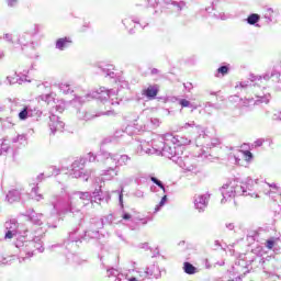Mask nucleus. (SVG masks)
Segmentation results:
<instances>
[{"label": "nucleus", "instance_id": "1", "mask_svg": "<svg viewBox=\"0 0 281 281\" xmlns=\"http://www.w3.org/2000/svg\"><path fill=\"white\" fill-rule=\"evenodd\" d=\"M102 186L99 189H95L92 193L90 192H80L77 191L72 193V195L67 199L61 195H53L49 200V204L52 205V210L47 215V224L48 227H53L56 229L59 221H63V216L69 212H74L75 207H80V205H89V203H100L104 201L109 203L111 201V195L106 194L103 196Z\"/></svg>", "mask_w": 281, "mask_h": 281}, {"label": "nucleus", "instance_id": "2", "mask_svg": "<svg viewBox=\"0 0 281 281\" xmlns=\"http://www.w3.org/2000/svg\"><path fill=\"white\" fill-rule=\"evenodd\" d=\"M103 227L104 222L102 220L90 218L83 235H78V228H74L68 233V238L65 239L64 245L61 246L65 250L64 255L66 256L67 262L72 265L87 263V260L80 258L76 251H78L80 245H82V240L86 243H89L90 240H98V238H100V229ZM56 247H60V245H53L52 249H56Z\"/></svg>", "mask_w": 281, "mask_h": 281}, {"label": "nucleus", "instance_id": "3", "mask_svg": "<svg viewBox=\"0 0 281 281\" xmlns=\"http://www.w3.org/2000/svg\"><path fill=\"white\" fill-rule=\"evenodd\" d=\"M115 93L116 92L113 89L108 90L106 88L101 87L98 90L89 92L82 97L76 95L71 102L72 104H85V102H89L90 100H100L105 109H110L105 112H101V115H115V111L111 106H117L122 102L117 99H113V95H115Z\"/></svg>", "mask_w": 281, "mask_h": 281}, {"label": "nucleus", "instance_id": "4", "mask_svg": "<svg viewBox=\"0 0 281 281\" xmlns=\"http://www.w3.org/2000/svg\"><path fill=\"white\" fill-rule=\"evenodd\" d=\"M30 231L24 229L23 235L18 236L14 245L16 249H20V260H27L29 258H32L34 256L35 251H40V254H43L45 251V248H43V241L41 240L40 236H30ZM32 238L31 240L27 239V237Z\"/></svg>", "mask_w": 281, "mask_h": 281}, {"label": "nucleus", "instance_id": "5", "mask_svg": "<svg viewBox=\"0 0 281 281\" xmlns=\"http://www.w3.org/2000/svg\"><path fill=\"white\" fill-rule=\"evenodd\" d=\"M99 157H102L105 160V166H108L102 172L103 177L108 180L117 177L120 175V168L128 166L131 161V156L126 154H112L104 149L100 150Z\"/></svg>", "mask_w": 281, "mask_h": 281}, {"label": "nucleus", "instance_id": "6", "mask_svg": "<svg viewBox=\"0 0 281 281\" xmlns=\"http://www.w3.org/2000/svg\"><path fill=\"white\" fill-rule=\"evenodd\" d=\"M95 160L104 161V164H106V160L102 156H100V151L97 156L93 155V153H89L87 157L77 158L71 164V177H74V179H82L83 181H89L91 172L85 171V165L87 164V161L93 162Z\"/></svg>", "mask_w": 281, "mask_h": 281}, {"label": "nucleus", "instance_id": "7", "mask_svg": "<svg viewBox=\"0 0 281 281\" xmlns=\"http://www.w3.org/2000/svg\"><path fill=\"white\" fill-rule=\"evenodd\" d=\"M166 142H168V139H166V135H165V138L164 137L154 138L150 144L151 147H148V143L143 142L139 145L140 153H145L146 155H161L162 157H171L170 153H168L165 149L167 144Z\"/></svg>", "mask_w": 281, "mask_h": 281}, {"label": "nucleus", "instance_id": "8", "mask_svg": "<svg viewBox=\"0 0 281 281\" xmlns=\"http://www.w3.org/2000/svg\"><path fill=\"white\" fill-rule=\"evenodd\" d=\"M258 183V180L251 179L250 177L244 179L239 184L231 183L233 186V190L235 196H251V192H254V186Z\"/></svg>", "mask_w": 281, "mask_h": 281}, {"label": "nucleus", "instance_id": "9", "mask_svg": "<svg viewBox=\"0 0 281 281\" xmlns=\"http://www.w3.org/2000/svg\"><path fill=\"white\" fill-rule=\"evenodd\" d=\"M271 102L270 93H258L255 98L244 99L243 106L248 109V111H254L256 106H260V104H269Z\"/></svg>", "mask_w": 281, "mask_h": 281}, {"label": "nucleus", "instance_id": "10", "mask_svg": "<svg viewBox=\"0 0 281 281\" xmlns=\"http://www.w3.org/2000/svg\"><path fill=\"white\" fill-rule=\"evenodd\" d=\"M175 164H177L186 172H199L196 169V159L193 156L180 155V157L175 158Z\"/></svg>", "mask_w": 281, "mask_h": 281}, {"label": "nucleus", "instance_id": "11", "mask_svg": "<svg viewBox=\"0 0 281 281\" xmlns=\"http://www.w3.org/2000/svg\"><path fill=\"white\" fill-rule=\"evenodd\" d=\"M4 240H12L14 236H23V232L19 229V221L16 218H11L4 223Z\"/></svg>", "mask_w": 281, "mask_h": 281}, {"label": "nucleus", "instance_id": "12", "mask_svg": "<svg viewBox=\"0 0 281 281\" xmlns=\"http://www.w3.org/2000/svg\"><path fill=\"white\" fill-rule=\"evenodd\" d=\"M138 273L140 278H147L148 280H159L161 278V270L157 265L148 266L145 270H139Z\"/></svg>", "mask_w": 281, "mask_h": 281}, {"label": "nucleus", "instance_id": "13", "mask_svg": "<svg viewBox=\"0 0 281 281\" xmlns=\"http://www.w3.org/2000/svg\"><path fill=\"white\" fill-rule=\"evenodd\" d=\"M99 259H100V263H101L102 269H106L108 278H114V281H122L123 280L124 274L120 273V270H117L115 268H109L106 262H105L104 256L99 255Z\"/></svg>", "mask_w": 281, "mask_h": 281}, {"label": "nucleus", "instance_id": "14", "mask_svg": "<svg viewBox=\"0 0 281 281\" xmlns=\"http://www.w3.org/2000/svg\"><path fill=\"white\" fill-rule=\"evenodd\" d=\"M115 66L112 64L100 63L97 65V74L105 78H115Z\"/></svg>", "mask_w": 281, "mask_h": 281}, {"label": "nucleus", "instance_id": "15", "mask_svg": "<svg viewBox=\"0 0 281 281\" xmlns=\"http://www.w3.org/2000/svg\"><path fill=\"white\" fill-rule=\"evenodd\" d=\"M48 126L52 135H56L57 131L61 133L63 128H65V123L60 121V117L56 114H52L49 116Z\"/></svg>", "mask_w": 281, "mask_h": 281}, {"label": "nucleus", "instance_id": "16", "mask_svg": "<svg viewBox=\"0 0 281 281\" xmlns=\"http://www.w3.org/2000/svg\"><path fill=\"white\" fill-rule=\"evenodd\" d=\"M165 5H167L168 10H172L177 16L187 8L186 1L165 0Z\"/></svg>", "mask_w": 281, "mask_h": 281}, {"label": "nucleus", "instance_id": "17", "mask_svg": "<svg viewBox=\"0 0 281 281\" xmlns=\"http://www.w3.org/2000/svg\"><path fill=\"white\" fill-rule=\"evenodd\" d=\"M40 89H46V93L40 95V100H42V102H46V104H52V102L56 100V94L52 92V86H49V82L42 83L40 86Z\"/></svg>", "mask_w": 281, "mask_h": 281}, {"label": "nucleus", "instance_id": "18", "mask_svg": "<svg viewBox=\"0 0 281 281\" xmlns=\"http://www.w3.org/2000/svg\"><path fill=\"white\" fill-rule=\"evenodd\" d=\"M164 150H167L171 156H165L167 159H171V161L175 162L176 157H180V155H183V147L177 146L175 144L170 145L166 143Z\"/></svg>", "mask_w": 281, "mask_h": 281}, {"label": "nucleus", "instance_id": "19", "mask_svg": "<svg viewBox=\"0 0 281 281\" xmlns=\"http://www.w3.org/2000/svg\"><path fill=\"white\" fill-rule=\"evenodd\" d=\"M210 203V194H201L195 196L194 199V207L199 212H205V209L207 207Z\"/></svg>", "mask_w": 281, "mask_h": 281}, {"label": "nucleus", "instance_id": "20", "mask_svg": "<svg viewBox=\"0 0 281 281\" xmlns=\"http://www.w3.org/2000/svg\"><path fill=\"white\" fill-rule=\"evenodd\" d=\"M122 24L125 30H127L128 34H135V27L136 25H139V19L135 16H127L122 20Z\"/></svg>", "mask_w": 281, "mask_h": 281}, {"label": "nucleus", "instance_id": "21", "mask_svg": "<svg viewBox=\"0 0 281 281\" xmlns=\"http://www.w3.org/2000/svg\"><path fill=\"white\" fill-rule=\"evenodd\" d=\"M71 45H74V40H71L70 36L59 37L55 42V49L65 52V49H69Z\"/></svg>", "mask_w": 281, "mask_h": 281}, {"label": "nucleus", "instance_id": "22", "mask_svg": "<svg viewBox=\"0 0 281 281\" xmlns=\"http://www.w3.org/2000/svg\"><path fill=\"white\" fill-rule=\"evenodd\" d=\"M167 142H171V144L180 146V148H183V146H188L190 144V139L183 136H175L172 134H166Z\"/></svg>", "mask_w": 281, "mask_h": 281}, {"label": "nucleus", "instance_id": "23", "mask_svg": "<svg viewBox=\"0 0 281 281\" xmlns=\"http://www.w3.org/2000/svg\"><path fill=\"white\" fill-rule=\"evenodd\" d=\"M25 216H27L29 221L33 223V225H37V226L43 225V217H44L43 213H36L34 209H31L26 211Z\"/></svg>", "mask_w": 281, "mask_h": 281}, {"label": "nucleus", "instance_id": "24", "mask_svg": "<svg viewBox=\"0 0 281 281\" xmlns=\"http://www.w3.org/2000/svg\"><path fill=\"white\" fill-rule=\"evenodd\" d=\"M161 125V121L157 117H151L149 120L146 121V123L144 125H140V128L138 131H155V128H159V126Z\"/></svg>", "mask_w": 281, "mask_h": 281}, {"label": "nucleus", "instance_id": "25", "mask_svg": "<svg viewBox=\"0 0 281 281\" xmlns=\"http://www.w3.org/2000/svg\"><path fill=\"white\" fill-rule=\"evenodd\" d=\"M221 194L223 196L221 203H225L227 199H232L236 196V193L234 192V187L231 184H225L221 189Z\"/></svg>", "mask_w": 281, "mask_h": 281}, {"label": "nucleus", "instance_id": "26", "mask_svg": "<svg viewBox=\"0 0 281 281\" xmlns=\"http://www.w3.org/2000/svg\"><path fill=\"white\" fill-rule=\"evenodd\" d=\"M159 93V86L153 85L148 86L146 89L143 90V95L147 98V100H155Z\"/></svg>", "mask_w": 281, "mask_h": 281}, {"label": "nucleus", "instance_id": "27", "mask_svg": "<svg viewBox=\"0 0 281 281\" xmlns=\"http://www.w3.org/2000/svg\"><path fill=\"white\" fill-rule=\"evenodd\" d=\"M32 38L34 37L27 31L19 36L18 45H21L22 52H25V47L32 43Z\"/></svg>", "mask_w": 281, "mask_h": 281}, {"label": "nucleus", "instance_id": "28", "mask_svg": "<svg viewBox=\"0 0 281 281\" xmlns=\"http://www.w3.org/2000/svg\"><path fill=\"white\" fill-rule=\"evenodd\" d=\"M7 201L8 203H16L18 201H21V191L19 189L10 190L7 193Z\"/></svg>", "mask_w": 281, "mask_h": 281}, {"label": "nucleus", "instance_id": "29", "mask_svg": "<svg viewBox=\"0 0 281 281\" xmlns=\"http://www.w3.org/2000/svg\"><path fill=\"white\" fill-rule=\"evenodd\" d=\"M244 21L248 25H254V27H260V14L258 13H250Z\"/></svg>", "mask_w": 281, "mask_h": 281}, {"label": "nucleus", "instance_id": "30", "mask_svg": "<svg viewBox=\"0 0 281 281\" xmlns=\"http://www.w3.org/2000/svg\"><path fill=\"white\" fill-rule=\"evenodd\" d=\"M182 269L184 273H187V276H194V273H199V268H196L194 265H192L189 261L183 262Z\"/></svg>", "mask_w": 281, "mask_h": 281}, {"label": "nucleus", "instance_id": "31", "mask_svg": "<svg viewBox=\"0 0 281 281\" xmlns=\"http://www.w3.org/2000/svg\"><path fill=\"white\" fill-rule=\"evenodd\" d=\"M27 142V135L18 134L16 136L11 138V144H19L20 146H25Z\"/></svg>", "mask_w": 281, "mask_h": 281}, {"label": "nucleus", "instance_id": "32", "mask_svg": "<svg viewBox=\"0 0 281 281\" xmlns=\"http://www.w3.org/2000/svg\"><path fill=\"white\" fill-rule=\"evenodd\" d=\"M212 138L205 134H200L196 138V144H201L202 148H207V144H210Z\"/></svg>", "mask_w": 281, "mask_h": 281}, {"label": "nucleus", "instance_id": "33", "mask_svg": "<svg viewBox=\"0 0 281 281\" xmlns=\"http://www.w3.org/2000/svg\"><path fill=\"white\" fill-rule=\"evenodd\" d=\"M59 91L64 93V95H69L70 93H74V89H71V86L69 83H59L58 85Z\"/></svg>", "mask_w": 281, "mask_h": 281}, {"label": "nucleus", "instance_id": "34", "mask_svg": "<svg viewBox=\"0 0 281 281\" xmlns=\"http://www.w3.org/2000/svg\"><path fill=\"white\" fill-rule=\"evenodd\" d=\"M19 120L24 122V120H27L30 117V106H24L18 114Z\"/></svg>", "mask_w": 281, "mask_h": 281}, {"label": "nucleus", "instance_id": "35", "mask_svg": "<svg viewBox=\"0 0 281 281\" xmlns=\"http://www.w3.org/2000/svg\"><path fill=\"white\" fill-rule=\"evenodd\" d=\"M229 74V64L222 65L217 68V74L215 75L216 78H218V75L221 76H227Z\"/></svg>", "mask_w": 281, "mask_h": 281}, {"label": "nucleus", "instance_id": "36", "mask_svg": "<svg viewBox=\"0 0 281 281\" xmlns=\"http://www.w3.org/2000/svg\"><path fill=\"white\" fill-rule=\"evenodd\" d=\"M29 115L30 117H35V120H38L41 115H43V112L38 108H30L29 106Z\"/></svg>", "mask_w": 281, "mask_h": 281}, {"label": "nucleus", "instance_id": "37", "mask_svg": "<svg viewBox=\"0 0 281 281\" xmlns=\"http://www.w3.org/2000/svg\"><path fill=\"white\" fill-rule=\"evenodd\" d=\"M273 14H276V11H273L272 8H268L265 13L266 23H273Z\"/></svg>", "mask_w": 281, "mask_h": 281}, {"label": "nucleus", "instance_id": "38", "mask_svg": "<svg viewBox=\"0 0 281 281\" xmlns=\"http://www.w3.org/2000/svg\"><path fill=\"white\" fill-rule=\"evenodd\" d=\"M29 34H31L33 37L41 32V24H32L30 29L26 30Z\"/></svg>", "mask_w": 281, "mask_h": 281}, {"label": "nucleus", "instance_id": "39", "mask_svg": "<svg viewBox=\"0 0 281 281\" xmlns=\"http://www.w3.org/2000/svg\"><path fill=\"white\" fill-rule=\"evenodd\" d=\"M150 181H153L155 183V186H157L158 188H160V190H162L164 194H166V192H168L166 190V184H164L161 182V180H159L157 177H151Z\"/></svg>", "mask_w": 281, "mask_h": 281}, {"label": "nucleus", "instance_id": "40", "mask_svg": "<svg viewBox=\"0 0 281 281\" xmlns=\"http://www.w3.org/2000/svg\"><path fill=\"white\" fill-rule=\"evenodd\" d=\"M166 203H168V195H164L161 198L160 202L156 205L155 214H157V212H160L161 207H164V205H166Z\"/></svg>", "mask_w": 281, "mask_h": 281}, {"label": "nucleus", "instance_id": "41", "mask_svg": "<svg viewBox=\"0 0 281 281\" xmlns=\"http://www.w3.org/2000/svg\"><path fill=\"white\" fill-rule=\"evenodd\" d=\"M166 203H168V195H164L161 198L160 202L156 205L155 214H157V212H160L161 207H164V205H166Z\"/></svg>", "mask_w": 281, "mask_h": 281}, {"label": "nucleus", "instance_id": "42", "mask_svg": "<svg viewBox=\"0 0 281 281\" xmlns=\"http://www.w3.org/2000/svg\"><path fill=\"white\" fill-rule=\"evenodd\" d=\"M7 80L10 85H16V82L18 85H23V78L18 75H15V77H8Z\"/></svg>", "mask_w": 281, "mask_h": 281}, {"label": "nucleus", "instance_id": "43", "mask_svg": "<svg viewBox=\"0 0 281 281\" xmlns=\"http://www.w3.org/2000/svg\"><path fill=\"white\" fill-rule=\"evenodd\" d=\"M32 192L33 194H35V201H43V194L38 193V183H36V186L32 188Z\"/></svg>", "mask_w": 281, "mask_h": 281}, {"label": "nucleus", "instance_id": "44", "mask_svg": "<svg viewBox=\"0 0 281 281\" xmlns=\"http://www.w3.org/2000/svg\"><path fill=\"white\" fill-rule=\"evenodd\" d=\"M92 218H98L99 221L103 222V227L104 225H111V223H113V214H110L108 216H105L104 218H100V217H92Z\"/></svg>", "mask_w": 281, "mask_h": 281}, {"label": "nucleus", "instance_id": "45", "mask_svg": "<svg viewBox=\"0 0 281 281\" xmlns=\"http://www.w3.org/2000/svg\"><path fill=\"white\" fill-rule=\"evenodd\" d=\"M221 144L218 138H211L210 144H206V148H216Z\"/></svg>", "mask_w": 281, "mask_h": 281}, {"label": "nucleus", "instance_id": "46", "mask_svg": "<svg viewBox=\"0 0 281 281\" xmlns=\"http://www.w3.org/2000/svg\"><path fill=\"white\" fill-rule=\"evenodd\" d=\"M77 117H78V120H82L83 122H87V120L89 119V117H87V111H82V110H79L78 112H77Z\"/></svg>", "mask_w": 281, "mask_h": 281}, {"label": "nucleus", "instance_id": "47", "mask_svg": "<svg viewBox=\"0 0 281 281\" xmlns=\"http://www.w3.org/2000/svg\"><path fill=\"white\" fill-rule=\"evenodd\" d=\"M12 260H14V256L2 257L0 260V265H12Z\"/></svg>", "mask_w": 281, "mask_h": 281}, {"label": "nucleus", "instance_id": "48", "mask_svg": "<svg viewBox=\"0 0 281 281\" xmlns=\"http://www.w3.org/2000/svg\"><path fill=\"white\" fill-rule=\"evenodd\" d=\"M114 137H115V139H120V137L125 138V137H128V133H126L124 131H116L114 133Z\"/></svg>", "mask_w": 281, "mask_h": 281}, {"label": "nucleus", "instance_id": "49", "mask_svg": "<svg viewBox=\"0 0 281 281\" xmlns=\"http://www.w3.org/2000/svg\"><path fill=\"white\" fill-rule=\"evenodd\" d=\"M159 5V0H147L145 7L146 8H156Z\"/></svg>", "mask_w": 281, "mask_h": 281}, {"label": "nucleus", "instance_id": "50", "mask_svg": "<svg viewBox=\"0 0 281 281\" xmlns=\"http://www.w3.org/2000/svg\"><path fill=\"white\" fill-rule=\"evenodd\" d=\"M260 236H262L261 232H252L250 235H248V238H252V240H260Z\"/></svg>", "mask_w": 281, "mask_h": 281}, {"label": "nucleus", "instance_id": "51", "mask_svg": "<svg viewBox=\"0 0 281 281\" xmlns=\"http://www.w3.org/2000/svg\"><path fill=\"white\" fill-rule=\"evenodd\" d=\"M8 8H19V0H5Z\"/></svg>", "mask_w": 281, "mask_h": 281}, {"label": "nucleus", "instance_id": "52", "mask_svg": "<svg viewBox=\"0 0 281 281\" xmlns=\"http://www.w3.org/2000/svg\"><path fill=\"white\" fill-rule=\"evenodd\" d=\"M244 158L245 161H251L254 159V154L249 150H244Z\"/></svg>", "mask_w": 281, "mask_h": 281}, {"label": "nucleus", "instance_id": "53", "mask_svg": "<svg viewBox=\"0 0 281 281\" xmlns=\"http://www.w3.org/2000/svg\"><path fill=\"white\" fill-rule=\"evenodd\" d=\"M199 157H202L203 159H207L209 161H212V155L210 153L205 151L204 149H202Z\"/></svg>", "mask_w": 281, "mask_h": 281}, {"label": "nucleus", "instance_id": "54", "mask_svg": "<svg viewBox=\"0 0 281 281\" xmlns=\"http://www.w3.org/2000/svg\"><path fill=\"white\" fill-rule=\"evenodd\" d=\"M3 41H7V43L14 45V41L12 40V34H10V33H7L3 35Z\"/></svg>", "mask_w": 281, "mask_h": 281}, {"label": "nucleus", "instance_id": "55", "mask_svg": "<svg viewBox=\"0 0 281 281\" xmlns=\"http://www.w3.org/2000/svg\"><path fill=\"white\" fill-rule=\"evenodd\" d=\"M122 218L123 221H131V218H133V215H131V213L126 212V211H122Z\"/></svg>", "mask_w": 281, "mask_h": 281}, {"label": "nucleus", "instance_id": "56", "mask_svg": "<svg viewBox=\"0 0 281 281\" xmlns=\"http://www.w3.org/2000/svg\"><path fill=\"white\" fill-rule=\"evenodd\" d=\"M179 104L182 109H188V106H190V101H188L187 99H181L179 101Z\"/></svg>", "mask_w": 281, "mask_h": 281}, {"label": "nucleus", "instance_id": "57", "mask_svg": "<svg viewBox=\"0 0 281 281\" xmlns=\"http://www.w3.org/2000/svg\"><path fill=\"white\" fill-rule=\"evenodd\" d=\"M214 19H221V21H227V15L225 13H214Z\"/></svg>", "mask_w": 281, "mask_h": 281}, {"label": "nucleus", "instance_id": "58", "mask_svg": "<svg viewBox=\"0 0 281 281\" xmlns=\"http://www.w3.org/2000/svg\"><path fill=\"white\" fill-rule=\"evenodd\" d=\"M139 249H144L145 251L151 250L150 246H148V243H142L138 245Z\"/></svg>", "mask_w": 281, "mask_h": 281}, {"label": "nucleus", "instance_id": "59", "mask_svg": "<svg viewBox=\"0 0 281 281\" xmlns=\"http://www.w3.org/2000/svg\"><path fill=\"white\" fill-rule=\"evenodd\" d=\"M86 117H88L87 122H89V120H93L94 117H98V114H93L91 112L86 111Z\"/></svg>", "mask_w": 281, "mask_h": 281}, {"label": "nucleus", "instance_id": "60", "mask_svg": "<svg viewBox=\"0 0 281 281\" xmlns=\"http://www.w3.org/2000/svg\"><path fill=\"white\" fill-rule=\"evenodd\" d=\"M194 126H195V123H194V121H192V122L186 123V124L182 126V128H184V130L194 128Z\"/></svg>", "mask_w": 281, "mask_h": 281}, {"label": "nucleus", "instance_id": "61", "mask_svg": "<svg viewBox=\"0 0 281 281\" xmlns=\"http://www.w3.org/2000/svg\"><path fill=\"white\" fill-rule=\"evenodd\" d=\"M262 144H265V139L263 138H258L257 140H255V146L257 148H260V146H262Z\"/></svg>", "mask_w": 281, "mask_h": 281}, {"label": "nucleus", "instance_id": "62", "mask_svg": "<svg viewBox=\"0 0 281 281\" xmlns=\"http://www.w3.org/2000/svg\"><path fill=\"white\" fill-rule=\"evenodd\" d=\"M251 83L249 81H241L239 82L240 89H247Z\"/></svg>", "mask_w": 281, "mask_h": 281}, {"label": "nucleus", "instance_id": "63", "mask_svg": "<svg viewBox=\"0 0 281 281\" xmlns=\"http://www.w3.org/2000/svg\"><path fill=\"white\" fill-rule=\"evenodd\" d=\"M270 76H271L272 78H279V79L281 78L280 72H278L276 69H273V70L271 71Z\"/></svg>", "mask_w": 281, "mask_h": 281}, {"label": "nucleus", "instance_id": "64", "mask_svg": "<svg viewBox=\"0 0 281 281\" xmlns=\"http://www.w3.org/2000/svg\"><path fill=\"white\" fill-rule=\"evenodd\" d=\"M226 229H228L229 232H234V223H226Z\"/></svg>", "mask_w": 281, "mask_h": 281}]
</instances>
